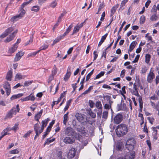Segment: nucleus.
Returning a JSON list of instances; mask_svg holds the SVG:
<instances>
[{"mask_svg": "<svg viewBox=\"0 0 159 159\" xmlns=\"http://www.w3.org/2000/svg\"><path fill=\"white\" fill-rule=\"evenodd\" d=\"M128 131L127 126L126 125L122 124L119 125L116 129V134L119 137L125 135Z\"/></svg>", "mask_w": 159, "mask_h": 159, "instance_id": "f257e3e1", "label": "nucleus"}, {"mask_svg": "<svg viewBox=\"0 0 159 159\" xmlns=\"http://www.w3.org/2000/svg\"><path fill=\"white\" fill-rule=\"evenodd\" d=\"M20 111L19 106L17 104L16 107H13L7 113L5 119H6L11 118L14 115H16L17 112Z\"/></svg>", "mask_w": 159, "mask_h": 159, "instance_id": "f03ea898", "label": "nucleus"}, {"mask_svg": "<svg viewBox=\"0 0 159 159\" xmlns=\"http://www.w3.org/2000/svg\"><path fill=\"white\" fill-rule=\"evenodd\" d=\"M73 27L72 24L70 25L69 27L66 30V31L64 33V34L59 37H58L56 39H55L54 41V43L56 44L57 42H59V41L62 39L69 32L71 31L72 28Z\"/></svg>", "mask_w": 159, "mask_h": 159, "instance_id": "7ed1b4c3", "label": "nucleus"}, {"mask_svg": "<svg viewBox=\"0 0 159 159\" xmlns=\"http://www.w3.org/2000/svg\"><path fill=\"white\" fill-rule=\"evenodd\" d=\"M135 141L133 139H129L126 145V148L128 150L131 151L134 148Z\"/></svg>", "mask_w": 159, "mask_h": 159, "instance_id": "20e7f679", "label": "nucleus"}, {"mask_svg": "<svg viewBox=\"0 0 159 159\" xmlns=\"http://www.w3.org/2000/svg\"><path fill=\"white\" fill-rule=\"evenodd\" d=\"M123 119L122 114L120 113L117 114L114 117V122L116 124H118L120 123Z\"/></svg>", "mask_w": 159, "mask_h": 159, "instance_id": "39448f33", "label": "nucleus"}, {"mask_svg": "<svg viewBox=\"0 0 159 159\" xmlns=\"http://www.w3.org/2000/svg\"><path fill=\"white\" fill-rule=\"evenodd\" d=\"M117 109L118 111H125L126 110V107L125 103H124V101L122 98L121 100V103L117 104Z\"/></svg>", "mask_w": 159, "mask_h": 159, "instance_id": "423d86ee", "label": "nucleus"}, {"mask_svg": "<svg viewBox=\"0 0 159 159\" xmlns=\"http://www.w3.org/2000/svg\"><path fill=\"white\" fill-rule=\"evenodd\" d=\"M76 149L74 148H72L69 150L67 154V157L69 159L73 158L75 156Z\"/></svg>", "mask_w": 159, "mask_h": 159, "instance_id": "0eeeda50", "label": "nucleus"}, {"mask_svg": "<svg viewBox=\"0 0 159 159\" xmlns=\"http://www.w3.org/2000/svg\"><path fill=\"white\" fill-rule=\"evenodd\" d=\"M3 87L6 90L7 96H9L11 92L10 84L7 82H6L3 84Z\"/></svg>", "mask_w": 159, "mask_h": 159, "instance_id": "6e6552de", "label": "nucleus"}, {"mask_svg": "<svg viewBox=\"0 0 159 159\" xmlns=\"http://www.w3.org/2000/svg\"><path fill=\"white\" fill-rule=\"evenodd\" d=\"M17 32V30H15L11 34H10L9 37H7L5 40L4 42L6 43H7L12 40L15 37V34Z\"/></svg>", "mask_w": 159, "mask_h": 159, "instance_id": "1a4fd4ad", "label": "nucleus"}, {"mask_svg": "<svg viewBox=\"0 0 159 159\" xmlns=\"http://www.w3.org/2000/svg\"><path fill=\"white\" fill-rule=\"evenodd\" d=\"M50 120L49 118H48L45 119L42 121V125L41 126V129L39 130V134L42 133L45 127L48 124V121Z\"/></svg>", "mask_w": 159, "mask_h": 159, "instance_id": "9d476101", "label": "nucleus"}, {"mask_svg": "<svg viewBox=\"0 0 159 159\" xmlns=\"http://www.w3.org/2000/svg\"><path fill=\"white\" fill-rule=\"evenodd\" d=\"M65 133L68 136H73L74 134V131L71 127H68L65 129Z\"/></svg>", "mask_w": 159, "mask_h": 159, "instance_id": "9b49d317", "label": "nucleus"}, {"mask_svg": "<svg viewBox=\"0 0 159 159\" xmlns=\"http://www.w3.org/2000/svg\"><path fill=\"white\" fill-rule=\"evenodd\" d=\"M13 30V29L12 27H10L8 28L0 35V37L1 38H4L7 36Z\"/></svg>", "mask_w": 159, "mask_h": 159, "instance_id": "f8f14e48", "label": "nucleus"}, {"mask_svg": "<svg viewBox=\"0 0 159 159\" xmlns=\"http://www.w3.org/2000/svg\"><path fill=\"white\" fill-rule=\"evenodd\" d=\"M154 77V74L153 72L150 71L148 75L147 80L148 83H151Z\"/></svg>", "mask_w": 159, "mask_h": 159, "instance_id": "ddd939ff", "label": "nucleus"}, {"mask_svg": "<svg viewBox=\"0 0 159 159\" xmlns=\"http://www.w3.org/2000/svg\"><path fill=\"white\" fill-rule=\"evenodd\" d=\"M71 68L69 67L67 69L66 74L64 78V80L66 81L68 80V79L70 78L71 74Z\"/></svg>", "mask_w": 159, "mask_h": 159, "instance_id": "4468645a", "label": "nucleus"}, {"mask_svg": "<svg viewBox=\"0 0 159 159\" xmlns=\"http://www.w3.org/2000/svg\"><path fill=\"white\" fill-rule=\"evenodd\" d=\"M135 153L134 151L129 152L125 156V159H134L135 157Z\"/></svg>", "mask_w": 159, "mask_h": 159, "instance_id": "2eb2a0df", "label": "nucleus"}, {"mask_svg": "<svg viewBox=\"0 0 159 159\" xmlns=\"http://www.w3.org/2000/svg\"><path fill=\"white\" fill-rule=\"evenodd\" d=\"M73 139L70 137H66L63 139V142L66 143H72L74 141Z\"/></svg>", "mask_w": 159, "mask_h": 159, "instance_id": "dca6fc26", "label": "nucleus"}, {"mask_svg": "<svg viewBox=\"0 0 159 159\" xmlns=\"http://www.w3.org/2000/svg\"><path fill=\"white\" fill-rule=\"evenodd\" d=\"M23 54L24 53L22 52H18L16 55L14 61H18L23 56Z\"/></svg>", "mask_w": 159, "mask_h": 159, "instance_id": "f3484780", "label": "nucleus"}, {"mask_svg": "<svg viewBox=\"0 0 159 159\" xmlns=\"http://www.w3.org/2000/svg\"><path fill=\"white\" fill-rule=\"evenodd\" d=\"M34 96L32 94H30L29 96H27L23 99H21V100L22 101H25L30 100L33 101L34 100Z\"/></svg>", "mask_w": 159, "mask_h": 159, "instance_id": "a211bd4d", "label": "nucleus"}, {"mask_svg": "<svg viewBox=\"0 0 159 159\" xmlns=\"http://www.w3.org/2000/svg\"><path fill=\"white\" fill-rule=\"evenodd\" d=\"M43 110L42 109L40 111L37 113L34 116V119L35 120L39 122V119L40 118L42 115Z\"/></svg>", "mask_w": 159, "mask_h": 159, "instance_id": "6ab92c4d", "label": "nucleus"}, {"mask_svg": "<svg viewBox=\"0 0 159 159\" xmlns=\"http://www.w3.org/2000/svg\"><path fill=\"white\" fill-rule=\"evenodd\" d=\"M26 77L25 75H23L21 73H18L15 76V78L16 80H20L22 79H24Z\"/></svg>", "mask_w": 159, "mask_h": 159, "instance_id": "aec40b11", "label": "nucleus"}, {"mask_svg": "<svg viewBox=\"0 0 159 159\" xmlns=\"http://www.w3.org/2000/svg\"><path fill=\"white\" fill-rule=\"evenodd\" d=\"M12 73L11 70H9L7 73L6 76V79L8 81H11L12 77Z\"/></svg>", "mask_w": 159, "mask_h": 159, "instance_id": "412c9836", "label": "nucleus"}, {"mask_svg": "<svg viewBox=\"0 0 159 159\" xmlns=\"http://www.w3.org/2000/svg\"><path fill=\"white\" fill-rule=\"evenodd\" d=\"M152 128V130L153 132L152 133V135L154 137V139H157V130L156 129H157L156 127H153Z\"/></svg>", "mask_w": 159, "mask_h": 159, "instance_id": "4be33fe9", "label": "nucleus"}, {"mask_svg": "<svg viewBox=\"0 0 159 159\" xmlns=\"http://www.w3.org/2000/svg\"><path fill=\"white\" fill-rule=\"evenodd\" d=\"M159 18V16L156 14L152 15L150 18V20L152 21H155L158 20Z\"/></svg>", "mask_w": 159, "mask_h": 159, "instance_id": "5701e85b", "label": "nucleus"}, {"mask_svg": "<svg viewBox=\"0 0 159 159\" xmlns=\"http://www.w3.org/2000/svg\"><path fill=\"white\" fill-rule=\"evenodd\" d=\"M23 95V93H19L17 95H13L11 98V100H13L19 98L22 96Z\"/></svg>", "mask_w": 159, "mask_h": 159, "instance_id": "b1692460", "label": "nucleus"}, {"mask_svg": "<svg viewBox=\"0 0 159 159\" xmlns=\"http://www.w3.org/2000/svg\"><path fill=\"white\" fill-rule=\"evenodd\" d=\"M10 131L8 127L4 129L2 133V136L3 137L4 136L8 134V132Z\"/></svg>", "mask_w": 159, "mask_h": 159, "instance_id": "393cba45", "label": "nucleus"}, {"mask_svg": "<svg viewBox=\"0 0 159 159\" xmlns=\"http://www.w3.org/2000/svg\"><path fill=\"white\" fill-rule=\"evenodd\" d=\"M54 123L55 121L54 120L52 121L49 124V125L47 127L46 130L47 131H48V132H50L52 126L54 124Z\"/></svg>", "mask_w": 159, "mask_h": 159, "instance_id": "a878e982", "label": "nucleus"}, {"mask_svg": "<svg viewBox=\"0 0 159 159\" xmlns=\"http://www.w3.org/2000/svg\"><path fill=\"white\" fill-rule=\"evenodd\" d=\"M18 125L19 124L18 123H16L15 124L14 126L12 128H10L9 127H8V128L9 129L10 131L13 130L15 132L17 129H18Z\"/></svg>", "mask_w": 159, "mask_h": 159, "instance_id": "bb28decb", "label": "nucleus"}, {"mask_svg": "<svg viewBox=\"0 0 159 159\" xmlns=\"http://www.w3.org/2000/svg\"><path fill=\"white\" fill-rule=\"evenodd\" d=\"M96 107L98 109H102V107L101 103L99 101H97L95 104Z\"/></svg>", "mask_w": 159, "mask_h": 159, "instance_id": "cd10ccee", "label": "nucleus"}, {"mask_svg": "<svg viewBox=\"0 0 159 159\" xmlns=\"http://www.w3.org/2000/svg\"><path fill=\"white\" fill-rule=\"evenodd\" d=\"M18 46L14 45L11 48L9 49L8 52L10 53H13L17 49Z\"/></svg>", "mask_w": 159, "mask_h": 159, "instance_id": "c85d7f7f", "label": "nucleus"}, {"mask_svg": "<svg viewBox=\"0 0 159 159\" xmlns=\"http://www.w3.org/2000/svg\"><path fill=\"white\" fill-rule=\"evenodd\" d=\"M151 105L152 107L153 108L155 109H156L158 111V115L159 116V102L158 103L159 108H157V105L155 104L153 102L151 101Z\"/></svg>", "mask_w": 159, "mask_h": 159, "instance_id": "c756f323", "label": "nucleus"}, {"mask_svg": "<svg viewBox=\"0 0 159 159\" xmlns=\"http://www.w3.org/2000/svg\"><path fill=\"white\" fill-rule=\"evenodd\" d=\"M75 117L79 121L82 120L83 119V116L81 114L76 113L75 115Z\"/></svg>", "mask_w": 159, "mask_h": 159, "instance_id": "7c9ffc66", "label": "nucleus"}, {"mask_svg": "<svg viewBox=\"0 0 159 159\" xmlns=\"http://www.w3.org/2000/svg\"><path fill=\"white\" fill-rule=\"evenodd\" d=\"M25 10L21 8V9L20 10V14L18 15L19 17V18H20L22 17L25 14Z\"/></svg>", "mask_w": 159, "mask_h": 159, "instance_id": "2f4dec72", "label": "nucleus"}, {"mask_svg": "<svg viewBox=\"0 0 159 159\" xmlns=\"http://www.w3.org/2000/svg\"><path fill=\"white\" fill-rule=\"evenodd\" d=\"M151 58V56L149 54H147L145 56V62L148 64L149 63Z\"/></svg>", "mask_w": 159, "mask_h": 159, "instance_id": "473e14b6", "label": "nucleus"}, {"mask_svg": "<svg viewBox=\"0 0 159 159\" xmlns=\"http://www.w3.org/2000/svg\"><path fill=\"white\" fill-rule=\"evenodd\" d=\"M33 82V80L30 81H25V82L24 84L22 85V86L24 87L25 86H28L30 85Z\"/></svg>", "mask_w": 159, "mask_h": 159, "instance_id": "72a5a7b5", "label": "nucleus"}, {"mask_svg": "<svg viewBox=\"0 0 159 159\" xmlns=\"http://www.w3.org/2000/svg\"><path fill=\"white\" fill-rule=\"evenodd\" d=\"M118 7L119 5L117 4L112 8L111 11L112 14H114L115 13L116 9L118 8Z\"/></svg>", "mask_w": 159, "mask_h": 159, "instance_id": "f704fd0d", "label": "nucleus"}, {"mask_svg": "<svg viewBox=\"0 0 159 159\" xmlns=\"http://www.w3.org/2000/svg\"><path fill=\"white\" fill-rule=\"evenodd\" d=\"M54 140L55 139H47L46 140L45 143L44 144V146H45L46 144H49L51 142L54 141Z\"/></svg>", "mask_w": 159, "mask_h": 159, "instance_id": "c9c22d12", "label": "nucleus"}, {"mask_svg": "<svg viewBox=\"0 0 159 159\" xmlns=\"http://www.w3.org/2000/svg\"><path fill=\"white\" fill-rule=\"evenodd\" d=\"M92 89H93V86H90L87 90L85 91L84 93H83L81 94V96H82V95H85L86 94L88 93H89L90 92V90H91Z\"/></svg>", "mask_w": 159, "mask_h": 159, "instance_id": "e433bc0d", "label": "nucleus"}, {"mask_svg": "<svg viewBox=\"0 0 159 159\" xmlns=\"http://www.w3.org/2000/svg\"><path fill=\"white\" fill-rule=\"evenodd\" d=\"M39 9V7L38 6H35L31 8V11L34 12H37Z\"/></svg>", "mask_w": 159, "mask_h": 159, "instance_id": "4c0bfd02", "label": "nucleus"}, {"mask_svg": "<svg viewBox=\"0 0 159 159\" xmlns=\"http://www.w3.org/2000/svg\"><path fill=\"white\" fill-rule=\"evenodd\" d=\"M131 93L136 96H139V94L138 92V89H133V90H131Z\"/></svg>", "mask_w": 159, "mask_h": 159, "instance_id": "58836bf2", "label": "nucleus"}, {"mask_svg": "<svg viewBox=\"0 0 159 159\" xmlns=\"http://www.w3.org/2000/svg\"><path fill=\"white\" fill-rule=\"evenodd\" d=\"M105 74V72L104 71H101L99 74L97 75L95 78L94 79L95 80L99 78L102 76H103Z\"/></svg>", "mask_w": 159, "mask_h": 159, "instance_id": "ea45409f", "label": "nucleus"}, {"mask_svg": "<svg viewBox=\"0 0 159 159\" xmlns=\"http://www.w3.org/2000/svg\"><path fill=\"white\" fill-rule=\"evenodd\" d=\"M136 43V42L135 41H133L131 43L129 46L131 51H132L134 48Z\"/></svg>", "mask_w": 159, "mask_h": 159, "instance_id": "a19ab883", "label": "nucleus"}, {"mask_svg": "<svg viewBox=\"0 0 159 159\" xmlns=\"http://www.w3.org/2000/svg\"><path fill=\"white\" fill-rule=\"evenodd\" d=\"M39 127V125L38 123L35 124L34 125V129L35 132H39L38 129Z\"/></svg>", "mask_w": 159, "mask_h": 159, "instance_id": "79ce46f5", "label": "nucleus"}, {"mask_svg": "<svg viewBox=\"0 0 159 159\" xmlns=\"http://www.w3.org/2000/svg\"><path fill=\"white\" fill-rule=\"evenodd\" d=\"M19 18V17L17 15L12 17L11 19V20L12 22L18 20Z\"/></svg>", "mask_w": 159, "mask_h": 159, "instance_id": "37998d69", "label": "nucleus"}, {"mask_svg": "<svg viewBox=\"0 0 159 159\" xmlns=\"http://www.w3.org/2000/svg\"><path fill=\"white\" fill-rule=\"evenodd\" d=\"M57 3L56 1H54L51 3L50 6L51 7L54 8L57 6Z\"/></svg>", "mask_w": 159, "mask_h": 159, "instance_id": "c03bdc74", "label": "nucleus"}, {"mask_svg": "<svg viewBox=\"0 0 159 159\" xmlns=\"http://www.w3.org/2000/svg\"><path fill=\"white\" fill-rule=\"evenodd\" d=\"M68 116L66 114H65L64 115V119L63 120V123L64 125H66L67 121L68 120Z\"/></svg>", "mask_w": 159, "mask_h": 159, "instance_id": "a18cd8bd", "label": "nucleus"}, {"mask_svg": "<svg viewBox=\"0 0 159 159\" xmlns=\"http://www.w3.org/2000/svg\"><path fill=\"white\" fill-rule=\"evenodd\" d=\"M108 112L107 111H104L103 112L102 117L103 118L105 119L107 118L108 116Z\"/></svg>", "mask_w": 159, "mask_h": 159, "instance_id": "49530a36", "label": "nucleus"}, {"mask_svg": "<svg viewBox=\"0 0 159 159\" xmlns=\"http://www.w3.org/2000/svg\"><path fill=\"white\" fill-rule=\"evenodd\" d=\"M145 17L143 15H142V16H141L140 19V23H143L145 21Z\"/></svg>", "mask_w": 159, "mask_h": 159, "instance_id": "de8ad7c7", "label": "nucleus"}, {"mask_svg": "<svg viewBox=\"0 0 159 159\" xmlns=\"http://www.w3.org/2000/svg\"><path fill=\"white\" fill-rule=\"evenodd\" d=\"M89 114L92 118H94L96 117L95 113L93 112L91 110L89 111Z\"/></svg>", "mask_w": 159, "mask_h": 159, "instance_id": "09e8293b", "label": "nucleus"}, {"mask_svg": "<svg viewBox=\"0 0 159 159\" xmlns=\"http://www.w3.org/2000/svg\"><path fill=\"white\" fill-rule=\"evenodd\" d=\"M19 153V151L17 149H15L10 151V153L11 154H16Z\"/></svg>", "mask_w": 159, "mask_h": 159, "instance_id": "8fccbe9b", "label": "nucleus"}, {"mask_svg": "<svg viewBox=\"0 0 159 159\" xmlns=\"http://www.w3.org/2000/svg\"><path fill=\"white\" fill-rule=\"evenodd\" d=\"M80 29V27H79V25H76V26H75L74 28V33H76L78 32L79 30Z\"/></svg>", "mask_w": 159, "mask_h": 159, "instance_id": "3c124183", "label": "nucleus"}, {"mask_svg": "<svg viewBox=\"0 0 159 159\" xmlns=\"http://www.w3.org/2000/svg\"><path fill=\"white\" fill-rule=\"evenodd\" d=\"M48 47V45H46L45 44H44L42 46H41L40 48V49L39 50L40 51L41 50H44L46 48H47Z\"/></svg>", "mask_w": 159, "mask_h": 159, "instance_id": "603ef678", "label": "nucleus"}, {"mask_svg": "<svg viewBox=\"0 0 159 159\" xmlns=\"http://www.w3.org/2000/svg\"><path fill=\"white\" fill-rule=\"evenodd\" d=\"M125 23H126V22H125V21H124L123 22V23H122V25H121V26L120 27V28H119V30L118 31V35H119L120 32L121 31L123 27L124 26V25L125 24Z\"/></svg>", "mask_w": 159, "mask_h": 159, "instance_id": "864d4df0", "label": "nucleus"}, {"mask_svg": "<svg viewBox=\"0 0 159 159\" xmlns=\"http://www.w3.org/2000/svg\"><path fill=\"white\" fill-rule=\"evenodd\" d=\"M40 52V50H39L37 51L31 53L29 54V56L31 57H34L35 56L37 53H38Z\"/></svg>", "mask_w": 159, "mask_h": 159, "instance_id": "5fc2aeb1", "label": "nucleus"}, {"mask_svg": "<svg viewBox=\"0 0 159 159\" xmlns=\"http://www.w3.org/2000/svg\"><path fill=\"white\" fill-rule=\"evenodd\" d=\"M107 35H108V34L107 33V34H105L104 35L102 36L101 38V40L100 41H102V42L103 43L104 42V40L106 39V38L107 36Z\"/></svg>", "mask_w": 159, "mask_h": 159, "instance_id": "6e6d98bb", "label": "nucleus"}, {"mask_svg": "<svg viewBox=\"0 0 159 159\" xmlns=\"http://www.w3.org/2000/svg\"><path fill=\"white\" fill-rule=\"evenodd\" d=\"M89 106L91 108H92L93 107L94 105V103L93 102V101L91 100H89Z\"/></svg>", "mask_w": 159, "mask_h": 159, "instance_id": "4d7b16f0", "label": "nucleus"}, {"mask_svg": "<svg viewBox=\"0 0 159 159\" xmlns=\"http://www.w3.org/2000/svg\"><path fill=\"white\" fill-rule=\"evenodd\" d=\"M121 37L119 35H118V37L116 41L115 42L114 45V48H115L116 47V44L118 43L119 40L121 39Z\"/></svg>", "mask_w": 159, "mask_h": 159, "instance_id": "13d9d810", "label": "nucleus"}, {"mask_svg": "<svg viewBox=\"0 0 159 159\" xmlns=\"http://www.w3.org/2000/svg\"><path fill=\"white\" fill-rule=\"evenodd\" d=\"M140 55H137L135 58V59L134 61H132L133 63H134L137 62L139 58Z\"/></svg>", "mask_w": 159, "mask_h": 159, "instance_id": "bf43d9fd", "label": "nucleus"}, {"mask_svg": "<svg viewBox=\"0 0 159 159\" xmlns=\"http://www.w3.org/2000/svg\"><path fill=\"white\" fill-rule=\"evenodd\" d=\"M159 99V98L157 97L156 94H155L154 95L151 97L150 98V99H152V100H157Z\"/></svg>", "mask_w": 159, "mask_h": 159, "instance_id": "052dcab7", "label": "nucleus"}, {"mask_svg": "<svg viewBox=\"0 0 159 159\" xmlns=\"http://www.w3.org/2000/svg\"><path fill=\"white\" fill-rule=\"evenodd\" d=\"M84 128H81V129H77V130L79 131L80 132L81 134H84L85 133V130H84Z\"/></svg>", "mask_w": 159, "mask_h": 159, "instance_id": "680f3d73", "label": "nucleus"}, {"mask_svg": "<svg viewBox=\"0 0 159 159\" xmlns=\"http://www.w3.org/2000/svg\"><path fill=\"white\" fill-rule=\"evenodd\" d=\"M31 133V132L30 131H28L27 133H26L24 135L23 137L24 138H27V137L29 136L30 135Z\"/></svg>", "mask_w": 159, "mask_h": 159, "instance_id": "e2e57ef3", "label": "nucleus"}, {"mask_svg": "<svg viewBox=\"0 0 159 159\" xmlns=\"http://www.w3.org/2000/svg\"><path fill=\"white\" fill-rule=\"evenodd\" d=\"M125 70L124 69L121 72L120 76L121 78H123L125 75Z\"/></svg>", "mask_w": 159, "mask_h": 159, "instance_id": "0e129e2a", "label": "nucleus"}, {"mask_svg": "<svg viewBox=\"0 0 159 159\" xmlns=\"http://www.w3.org/2000/svg\"><path fill=\"white\" fill-rule=\"evenodd\" d=\"M111 107V105L108 104H106L105 105L104 107L106 109H109Z\"/></svg>", "mask_w": 159, "mask_h": 159, "instance_id": "69168bd1", "label": "nucleus"}, {"mask_svg": "<svg viewBox=\"0 0 159 159\" xmlns=\"http://www.w3.org/2000/svg\"><path fill=\"white\" fill-rule=\"evenodd\" d=\"M151 2V1L150 0H148L147 2L145 3V6L146 8H148Z\"/></svg>", "mask_w": 159, "mask_h": 159, "instance_id": "338daca9", "label": "nucleus"}, {"mask_svg": "<svg viewBox=\"0 0 159 159\" xmlns=\"http://www.w3.org/2000/svg\"><path fill=\"white\" fill-rule=\"evenodd\" d=\"M28 2H27V1L24 2L21 6L20 8L21 9H23L24 7L25 6H26L28 4Z\"/></svg>", "mask_w": 159, "mask_h": 159, "instance_id": "774afa93", "label": "nucleus"}]
</instances>
